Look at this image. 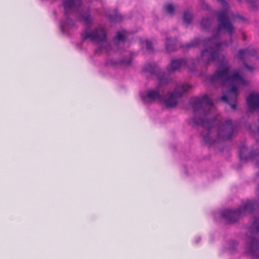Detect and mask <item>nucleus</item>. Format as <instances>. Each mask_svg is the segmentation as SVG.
I'll return each mask as SVG.
<instances>
[{
	"label": "nucleus",
	"instance_id": "24",
	"mask_svg": "<svg viewBox=\"0 0 259 259\" xmlns=\"http://www.w3.org/2000/svg\"><path fill=\"white\" fill-rule=\"evenodd\" d=\"M131 59L130 58H128V60L126 61H122L121 62V63L125 65H128L131 64Z\"/></svg>",
	"mask_w": 259,
	"mask_h": 259
},
{
	"label": "nucleus",
	"instance_id": "16",
	"mask_svg": "<svg viewBox=\"0 0 259 259\" xmlns=\"http://www.w3.org/2000/svg\"><path fill=\"white\" fill-rule=\"evenodd\" d=\"M211 20L209 18H203L200 22L201 28L203 30L207 29L210 27Z\"/></svg>",
	"mask_w": 259,
	"mask_h": 259
},
{
	"label": "nucleus",
	"instance_id": "11",
	"mask_svg": "<svg viewBox=\"0 0 259 259\" xmlns=\"http://www.w3.org/2000/svg\"><path fill=\"white\" fill-rule=\"evenodd\" d=\"M246 102L250 109H259V94L252 93L246 98Z\"/></svg>",
	"mask_w": 259,
	"mask_h": 259
},
{
	"label": "nucleus",
	"instance_id": "22",
	"mask_svg": "<svg viewBox=\"0 0 259 259\" xmlns=\"http://www.w3.org/2000/svg\"><path fill=\"white\" fill-rule=\"evenodd\" d=\"M145 45H146L147 50H148V51H152L153 50L152 44L151 42H150L149 40H146V41H145Z\"/></svg>",
	"mask_w": 259,
	"mask_h": 259
},
{
	"label": "nucleus",
	"instance_id": "13",
	"mask_svg": "<svg viewBox=\"0 0 259 259\" xmlns=\"http://www.w3.org/2000/svg\"><path fill=\"white\" fill-rule=\"evenodd\" d=\"M177 46L170 38H167L165 41V49L167 52H172L177 50Z\"/></svg>",
	"mask_w": 259,
	"mask_h": 259
},
{
	"label": "nucleus",
	"instance_id": "23",
	"mask_svg": "<svg viewBox=\"0 0 259 259\" xmlns=\"http://www.w3.org/2000/svg\"><path fill=\"white\" fill-rule=\"evenodd\" d=\"M202 8L204 9H208L209 7L208 5L206 4V3L204 1H202L201 4Z\"/></svg>",
	"mask_w": 259,
	"mask_h": 259
},
{
	"label": "nucleus",
	"instance_id": "17",
	"mask_svg": "<svg viewBox=\"0 0 259 259\" xmlns=\"http://www.w3.org/2000/svg\"><path fill=\"white\" fill-rule=\"evenodd\" d=\"M183 22L186 25H189L192 20L193 16L192 14L188 12H185L183 14Z\"/></svg>",
	"mask_w": 259,
	"mask_h": 259
},
{
	"label": "nucleus",
	"instance_id": "3",
	"mask_svg": "<svg viewBox=\"0 0 259 259\" xmlns=\"http://www.w3.org/2000/svg\"><path fill=\"white\" fill-rule=\"evenodd\" d=\"M144 72H148L151 75H156L158 79V84L155 89H149L145 95H142L141 99L144 103H149L155 101H163L167 108H172L178 104V99L181 97L183 94L187 92L191 88V86L187 83H181L177 85L174 91L167 97H163L160 94L161 88L169 83L168 78L165 77V73L161 74L159 72L155 63H148L145 65L143 69Z\"/></svg>",
	"mask_w": 259,
	"mask_h": 259
},
{
	"label": "nucleus",
	"instance_id": "18",
	"mask_svg": "<svg viewBox=\"0 0 259 259\" xmlns=\"http://www.w3.org/2000/svg\"><path fill=\"white\" fill-rule=\"evenodd\" d=\"M109 19L111 22H119L122 20V16L117 12L109 15Z\"/></svg>",
	"mask_w": 259,
	"mask_h": 259
},
{
	"label": "nucleus",
	"instance_id": "8",
	"mask_svg": "<svg viewBox=\"0 0 259 259\" xmlns=\"http://www.w3.org/2000/svg\"><path fill=\"white\" fill-rule=\"evenodd\" d=\"M221 220L227 223L235 222L242 216V211H221Z\"/></svg>",
	"mask_w": 259,
	"mask_h": 259
},
{
	"label": "nucleus",
	"instance_id": "4",
	"mask_svg": "<svg viewBox=\"0 0 259 259\" xmlns=\"http://www.w3.org/2000/svg\"><path fill=\"white\" fill-rule=\"evenodd\" d=\"M222 62L219 69L217 70L210 79L212 83L218 82L222 85H226L228 88L227 94L221 97V100L228 103L231 107L235 110L237 108V98L238 90L237 87L246 86L248 82L241 74L240 70H235L230 73L231 66L228 65V61L225 56H223Z\"/></svg>",
	"mask_w": 259,
	"mask_h": 259
},
{
	"label": "nucleus",
	"instance_id": "10",
	"mask_svg": "<svg viewBox=\"0 0 259 259\" xmlns=\"http://www.w3.org/2000/svg\"><path fill=\"white\" fill-rule=\"evenodd\" d=\"M247 151V148L242 146L239 150V156L241 160H247L252 158L255 161L256 165L259 167V153L251 152L248 156H246L245 153ZM259 176V174H258Z\"/></svg>",
	"mask_w": 259,
	"mask_h": 259
},
{
	"label": "nucleus",
	"instance_id": "5",
	"mask_svg": "<svg viewBox=\"0 0 259 259\" xmlns=\"http://www.w3.org/2000/svg\"><path fill=\"white\" fill-rule=\"evenodd\" d=\"M81 0H64L63 2V6L64 9V15L67 18V23H62L61 27L63 29L65 30L71 27L69 26V21L71 20L68 18V15L74 12L79 13L78 19L83 21L86 25H90L92 22V18L90 15V8H88L84 10L81 8Z\"/></svg>",
	"mask_w": 259,
	"mask_h": 259
},
{
	"label": "nucleus",
	"instance_id": "19",
	"mask_svg": "<svg viewBox=\"0 0 259 259\" xmlns=\"http://www.w3.org/2000/svg\"><path fill=\"white\" fill-rule=\"evenodd\" d=\"M201 41L198 38H195L193 41H192L191 42L188 44L186 46L187 48H193V47H196L197 46L199 45Z\"/></svg>",
	"mask_w": 259,
	"mask_h": 259
},
{
	"label": "nucleus",
	"instance_id": "14",
	"mask_svg": "<svg viewBox=\"0 0 259 259\" xmlns=\"http://www.w3.org/2000/svg\"><path fill=\"white\" fill-rule=\"evenodd\" d=\"M240 2H245L249 5L252 10H256L259 8V2L255 0H238Z\"/></svg>",
	"mask_w": 259,
	"mask_h": 259
},
{
	"label": "nucleus",
	"instance_id": "6",
	"mask_svg": "<svg viewBox=\"0 0 259 259\" xmlns=\"http://www.w3.org/2000/svg\"><path fill=\"white\" fill-rule=\"evenodd\" d=\"M83 40L89 39L97 44L98 50L101 52L108 51L110 45L107 41V33L102 27H98L92 31L85 30L82 33Z\"/></svg>",
	"mask_w": 259,
	"mask_h": 259
},
{
	"label": "nucleus",
	"instance_id": "21",
	"mask_svg": "<svg viewBox=\"0 0 259 259\" xmlns=\"http://www.w3.org/2000/svg\"><path fill=\"white\" fill-rule=\"evenodd\" d=\"M125 35L121 33L120 32H118L117 33V35L115 37V39H116L117 41H123L125 39Z\"/></svg>",
	"mask_w": 259,
	"mask_h": 259
},
{
	"label": "nucleus",
	"instance_id": "2",
	"mask_svg": "<svg viewBox=\"0 0 259 259\" xmlns=\"http://www.w3.org/2000/svg\"><path fill=\"white\" fill-rule=\"evenodd\" d=\"M190 104L194 113L192 121L196 125H202L208 132L206 135L202 134L206 144L211 146L217 142L209 133V130L215 125L218 127V140L227 141L232 138L237 128L236 124L230 119L222 122L216 117L210 118L215 107L207 94L192 98Z\"/></svg>",
	"mask_w": 259,
	"mask_h": 259
},
{
	"label": "nucleus",
	"instance_id": "7",
	"mask_svg": "<svg viewBox=\"0 0 259 259\" xmlns=\"http://www.w3.org/2000/svg\"><path fill=\"white\" fill-rule=\"evenodd\" d=\"M253 57L254 58V60H259L257 51L252 47L239 50L237 54V58L243 62L244 66L250 72L253 71L255 67L247 65L246 61H249L250 58Z\"/></svg>",
	"mask_w": 259,
	"mask_h": 259
},
{
	"label": "nucleus",
	"instance_id": "25",
	"mask_svg": "<svg viewBox=\"0 0 259 259\" xmlns=\"http://www.w3.org/2000/svg\"><path fill=\"white\" fill-rule=\"evenodd\" d=\"M200 240V238L198 237V240L196 241V243H197L198 242V241Z\"/></svg>",
	"mask_w": 259,
	"mask_h": 259
},
{
	"label": "nucleus",
	"instance_id": "15",
	"mask_svg": "<svg viewBox=\"0 0 259 259\" xmlns=\"http://www.w3.org/2000/svg\"><path fill=\"white\" fill-rule=\"evenodd\" d=\"M252 227L256 232V235H259V214H256L254 215L253 223Z\"/></svg>",
	"mask_w": 259,
	"mask_h": 259
},
{
	"label": "nucleus",
	"instance_id": "1",
	"mask_svg": "<svg viewBox=\"0 0 259 259\" xmlns=\"http://www.w3.org/2000/svg\"><path fill=\"white\" fill-rule=\"evenodd\" d=\"M221 3L223 9L217 12V21L218 25L215 29L212 37L208 38L202 41L205 49L201 52V60L204 64L211 62L216 61L219 66L222 62L220 51L223 46L228 47L232 44V35L234 33L235 27L232 21L236 17L230 10L228 4L224 0H217ZM200 59H184L172 60L168 68L169 73L181 68L188 67L193 72L196 64L199 63Z\"/></svg>",
	"mask_w": 259,
	"mask_h": 259
},
{
	"label": "nucleus",
	"instance_id": "12",
	"mask_svg": "<svg viewBox=\"0 0 259 259\" xmlns=\"http://www.w3.org/2000/svg\"><path fill=\"white\" fill-rule=\"evenodd\" d=\"M254 201H247L246 202L243 203L242 206L238 209L237 210H255V208L254 207ZM228 210H232L231 209H229Z\"/></svg>",
	"mask_w": 259,
	"mask_h": 259
},
{
	"label": "nucleus",
	"instance_id": "9",
	"mask_svg": "<svg viewBox=\"0 0 259 259\" xmlns=\"http://www.w3.org/2000/svg\"><path fill=\"white\" fill-rule=\"evenodd\" d=\"M247 251L252 256H258L259 254V241L251 238L246 244Z\"/></svg>",
	"mask_w": 259,
	"mask_h": 259
},
{
	"label": "nucleus",
	"instance_id": "20",
	"mask_svg": "<svg viewBox=\"0 0 259 259\" xmlns=\"http://www.w3.org/2000/svg\"><path fill=\"white\" fill-rule=\"evenodd\" d=\"M165 11L169 14L172 15L175 12V8L171 4H168L165 6Z\"/></svg>",
	"mask_w": 259,
	"mask_h": 259
}]
</instances>
